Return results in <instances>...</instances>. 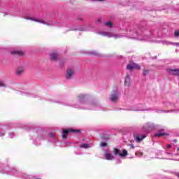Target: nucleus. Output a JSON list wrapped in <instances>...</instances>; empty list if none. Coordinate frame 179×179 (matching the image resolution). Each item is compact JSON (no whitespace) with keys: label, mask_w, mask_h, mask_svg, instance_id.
Segmentation results:
<instances>
[{"label":"nucleus","mask_w":179,"mask_h":179,"mask_svg":"<svg viewBox=\"0 0 179 179\" xmlns=\"http://www.w3.org/2000/svg\"><path fill=\"white\" fill-rule=\"evenodd\" d=\"M106 160H114L115 157L113 154H111L108 150H106V152L103 155Z\"/></svg>","instance_id":"obj_11"},{"label":"nucleus","mask_w":179,"mask_h":179,"mask_svg":"<svg viewBox=\"0 0 179 179\" xmlns=\"http://www.w3.org/2000/svg\"><path fill=\"white\" fill-rule=\"evenodd\" d=\"M120 96H121V92H120L118 88H116L115 90H113L110 94L109 100L112 103H117L118 99H120Z\"/></svg>","instance_id":"obj_4"},{"label":"nucleus","mask_w":179,"mask_h":179,"mask_svg":"<svg viewBox=\"0 0 179 179\" xmlns=\"http://www.w3.org/2000/svg\"><path fill=\"white\" fill-rule=\"evenodd\" d=\"M77 101L78 103H69L62 101H53L57 104H62L66 107H74V108H85V110H100V104L97 102H87V94H80L77 96Z\"/></svg>","instance_id":"obj_2"},{"label":"nucleus","mask_w":179,"mask_h":179,"mask_svg":"<svg viewBox=\"0 0 179 179\" xmlns=\"http://www.w3.org/2000/svg\"><path fill=\"white\" fill-rule=\"evenodd\" d=\"M0 87H5V88H6V87H8V85L3 80H0Z\"/></svg>","instance_id":"obj_21"},{"label":"nucleus","mask_w":179,"mask_h":179,"mask_svg":"<svg viewBox=\"0 0 179 179\" xmlns=\"http://www.w3.org/2000/svg\"><path fill=\"white\" fill-rule=\"evenodd\" d=\"M23 72H24V67L20 66V67L17 68L16 73H17V75L20 76L23 73Z\"/></svg>","instance_id":"obj_18"},{"label":"nucleus","mask_w":179,"mask_h":179,"mask_svg":"<svg viewBox=\"0 0 179 179\" xmlns=\"http://www.w3.org/2000/svg\"><path fill=\"white\" fill-rule=\"evenodd\" d=\"M48 136L49 138H50V139L49 140L50 142H52V143H57V142H58V141L55 139V134L54 133L49 134Z\"/></svg>","instance_id":"obj_14"},{"label":"nucleus","mask_w":179,"mask_h":179,"mask_svg":"<svg viewBox=\"0 0 179 179\" xmlns=\"http://www.w3.org/2000/svg\"><path fill=\"white\" fill-rule=\"evenodd\" d=\"M97 33L98 34H100V36H103V37L113 38H122V37H127L131 40H138V41H150L152 38V33H150V31L135 27L129 28L126 34H113L112 32L104 31H99Z\"/></svg>","instance_id":"obj_1"},{"label":"nucleus","mask_w":179,"mask_h":179,"mask_svg":"<svg viewBox=\"0 0 179 179\" xmlns=\"http://www.w3.org/2000/svg\"><path fill=\"white\" fill-rule=\"evenodd\" d=\"M106 146H107V143H106V142H101V143H100V147L101 148H106Z\"/></svg>","instance_id":"obj_26"},{"label":"nucleus","mask_w":179,"mask_h":179,"mask_svg":"<svg viewBox=\"0 0 179 179\" xmlns=\"http://www.w3.org/2000/svg\"><path fill=\"white\" fill-rule=\"evenodd\" d=\"M177 110H162V113H178Z\"/></svg>","instance_id":"obj_23"},{"label":"nucleus","mask_w":179,"mask_h":179,"mask_svg":"<svg viewBox=\"0 0 179 179\" xmlns=\"http://www.w3.org/2000/svg\"><path fill=\"white\" fill-rule=\"evenodd\" d=\"M178 150H179V148H178Z\"/></svg>","instance_id":"obj_40"},{"label":"nucleus","mask_w":179,"mask_h":179,"mask_svg":"<svg viewBox=\"0 0 179 179\" xmlns=\"http://www.w3.org/2000/svg\"><path fill=\"white\" fill-rule=\"evenodd\" d=\"M133 111H146L145 109H133Z\"/></svg>","instance_id":"obj_30"},{"label":"nucleus","mask_w":179,"mask_h":179,"mask_svg":"<svg viewBox=\"0 0 179 179\" xmlns=\"http://www.w3.org/2000/svg\"><path fill=\"white\" fill-rule=\"evenodd\" d=\"M178 177H179V174H178Z\"/></svg>","instance_id":"obj_41"},{"label":"nucleus","mask_w":179,"mask_h":179,"mask_svg":"<svg viewBox=\"0 0 179 179\" xmlns=\"http://www.w3.org/2000/svg\"><path fill=\"white\" fill-rule=\"evenodd\" d=\"M164 135H166L164 133L158 132L155 134V136L159 137V136H164Z\"/></svg>","instance_id":"obj_24"},{"label":"nucleus","mask_w":179,"mask_h":179,"mask_svg":"<svg viewBox=\"0 0 179 179\" xmlns=\"http://www.w3.org/2000/svg\"><path fill=\"white\" fill-rule=\"evenodd\" d=\"M113 152L115 156H117V155H119L120 157H127V156H128V151H127V150H123L122 153H121V150L118 148H113Z\"/></svg>","instance_id":"obj_6"},{"label":"nucleus","mask_w":179,"mask_h":179,"mask_svg":"<svg viewBox=\"0 0 179 179\" xmlns=\"http://www.w3.org/2000/svg\"><path fill=\"white\" fill-rule=\"evenodd\" d=\"M124 86H127V87H129V86H131V78H129V75L126 76L124 80Z\"/></svg>","instance_id":"obj_16"},{"label":"nucleus","mask_w":179,"mask_h":179,"mask_svg":"<svg viewBox=\"0 0 179 179\" xmlns=\"http://www.w3.org/2000/svg\"><path fill=\"white\" fill-rule=\"evenodd\" d=\"M70 30H79L80 31H89L90 30V26L83 25L78 27H73Z\"/></svg>","instance_id":"obj_8"},{"label":"nucleus","mask_w":179,"mask_h":179,"mask_svg":"<svg viewBox=\"0 0 179 179\" xmlns=\"http://www.w3.org/2000/svg\"><path fill=\"white\" fill-rule=\"evenodd\" d=\"M128 146H130V149H135V145H134V144H128Z\"/></svg>","instance_id":"obj_31"},{"label":"nucleus","mask_w":179,"mask_h":179,"mask_svg":"<svg viewBox=\"0 0 179 179\" xmlns=\"http://www.w3.org/2000/svg\"><path fill=\"white\" fill-rule=\"evenodd\" d=\"M97 22H98V23H102V22H101V18H99V19L97 20Z\"/></svg>","instance_id":"obj_34"},{"label":"nucleus","mask_w":179,"mask_h":179,"mask_svg":"<svg viewBox=\"0 0 179 179\" xmlns=\"http://www.w3.org/2000/svg\"><path fill=\"white\" fill-rule=\"evenodd\" d=\"M127 69H129V71H132V69H141V66H138L136 64L131 63L127 65Z\"/></svg>","instance_id":"obj_12"},{"label":"nucleus","mask_w":179,"mask_h":179,"mask_svg":"<svg viewBox=\"0 0 179 179\" xmlns=\"http://www.w3.org/2000/svg\"><path fill=\"white\" fill-rule=\"evenodd\" d=\"M12 55H23V52L22 50H12L10 52Z\"/></svg>","instance_id":"obj_17"},{"label":"nucleus","mask_w":179,"mask_h":179,"mask_svg":"<svg viewBox=\"0 0 179 179\" xmlns=\"http://www.w3.org/2000/svg\"><path fill=\"white\" fill-rule=\"evenodd\" d=\"M80 148H81L83 149H89V148H92V145H90V144H87V143H83L80 145Z\"/></svg>","instance_id":"obj_20"},{"label":"nucleus","mask_w":179,"mask_h":179,"mask_svg":"<svg viewBox=\"0 0 179 179\" xmlns=\"http://www.w3.org/2000/svg\"><path fill=\"white\" fill-rule=\"evenodd\" d=\"M167 155H170V156H173V154L171 153H167Z\"/></svg>","instance_id":"obj_39"},{"label":"nucleus","mask_w":179,"mask_h":179,"mask_svg":"<svg viewBox=\"0 0 179 179\" xmlns=\"http://www.w3.org/2000/svg\"><path fill=\"white\" fill-rule=\"evenodd\" d=\"M24 96H29V94L28 93H24Z\"/></svg>","instance_id":"obj_38"},{"label":"nucleus","mask_w":179,"mask_h":179,"mask_svg":"<svg viewBox=\"0 0 179 179\" xmlns=\"http://www.w3.org/2000/svg\"><path fill=\"white\" fill-rule=\"evenodd\" d=\"M179 36V31H175V37H178Z\"/></svg>","instance_id":"obj_29"},{"label":"nucleus","mask_w":179,"mask_h":179,"mask_svg":"<svg viewBox=\"0 0 179 179\" xmlns=\"http://www.w3.org/2000/svg\"><path fill=\"white\" fill-rule=\"evenodd\" d=\"M92 1H99V2H103V1H106V0H92Z\"/></svg>","instance_id":"obj_35"},{"label":"nucleus","mask_w":179,"mask_h":179,"mask_svg":"<svg viewBox=\"0 0 179 179\" xmlns=\"http://www.w3.org/2000/svg\"><path fill=\"white\" fill-rule=\"evenodd\" d=\"M146 138V136H135L134 139L136 140V142H138V143L142 142L145 138Z\"/></svg>","instance_id":"obj_15"},{"label":"nucleus","mask_w":179,"mask_h":179,"mask_svg":"<svg viewBox=\"0 0 179 179\" xmlns=\"http://www.w3.org/2000/svg\"><path fill=\"white\" fill-rule=\"evenodd\" d=\"M24 19H26L27 20H31L32 22H36L38 23H42L43 24H45L46 26H51L50 23H46L44 20H38L36 18H33L30 16H27L24 17Z\"/></svg>","instance_id":"obj_7"},{"label":"nucleus","mask_w":179,"mask_h":179,"mask_svg":"<svg viewBox=\"0 0 179 179\" xmlns=\"http://www.w3.org/2000/svg\"><path fill=\"white\" fill-rule=\"evenodd\" d=\"M166 71L169 75H176L177 76H179V69H167Z\"/></svg>","instance_id":"obj_13"},{"label":"nucleus","mask_w":179,"mask_h":179,"mask_svg":"<svg viewBox=\"0 0 179 179\" xmlns=\"http://www.w3.org/2000/svg\"><path fill=\"white\" fill-rule=\"evenodd\" d=\"M138 156L142 157V156H143V152H138Z\"/></svg>","instance_id":"obj_33"},{"label":"nucleus","mask_w":179,"mask_h":179,"mask_svg":"<svg viewBox=\"0 0 179 179\" xmlns=\"http://www.w3.org/2000/svg\"><path fill=\"white\" fill-rule=\"evenodd\" d=\"M71 132H79V130L72 129H64L62 133L63 139H66V135H68V134Z\"/></svg>","instance_id":"obj_10"},{"label":"nucleus","mask_w":179,"mask_h":179,"mask_svg":"<svg viewBox=\"0 0 179 179\" xmlns=\"http://www.w3.org/2000/svg\"><path fill=\"white\" fill-rule=\"evenodd\" d=\"M143 129L144 132H148V131H151V129H155V124L147 122L143 127Z\"/></svg>","instance_id":"obj_9"},{"label":"nucleus","mask_w":179,"mask_h":179,"mask_svg":"<svg viewBox=\"0 0 179 179\" xmlns=\"http://www.w3.org/2000/svg\"><path fill=\"white\" fill-rule=\"evenodd\" d=\"M73 76H75V69L69 67L65 74L66 79L67 80H71V79H73Z\"/></svg>","instance_id":"obj_5"},{"label":"nucleus","mask_w":179,"mask_h":179,"mask_svg":"<svg viewBox=\"0 0 179 179\" xmlns=\"http://www.w3.org/2000/svg\"><path fill=\"white\" fill-rule=\"evenodd\" d=\"M50 59L52 61H57V59H58V54H57V53H52L50 55Z\"/></svg>","instance_id":"obj_19"},{"label":"nucleus","mask_w":179,"mask_h":179,"mask_svg":"<svg viewBox=\"0 0 179 179\" xmlns=\"http://www.w3.org/2000/svg\"><path fill=\"white\" fill-rule=\"evenodd\" d=\"M92 54H93L94 55H98L97 52H92Z\"/></svg>","instance_id":"obj_36"},{"label":"nucleus","mask_w":179,"mask_h":179,"mask_svg":"<svg viewBox=\"0 0 179 179\" xmlns=\"http://www.w3.org/2000/svg\"><path fill=\"white\" fill-rule=\"evenodd\" d=\"M14 136H15V133L10 132L8 134V138H10V139H13Z\"/></svg>","instance_id":"obj_25"},{"label":"nucleus","mask_w":179,"mask_h":179,"mask_svg":"<svg viewBox=\"0 0 179 179\" xmlns=\"http://www.w3.org/2000/svg\"><path fill=\"white\" fill-rule=\"evenodd\" d=\"M148 73H149V71H148V70H145L143 72L144 76H146V75H148Z\"/></svg>","instance_id":"obj_32"},{"label":"nucleus","mask_w":179,"mask_h":179,"mask_svg":"<svg viewBox=\"0 0 179 179\" xmlns=\"http://www.w3.org/2000/svg\"><path fill=\"white\" fill-rule=\"evenodd\" d=\"M166 148H171V144H169V145H166Z\"/></svg>","instance_id":"obj_37"},{"label":"nucleus","mask_w":179,"mask_h":179,"mask_svg":"<svg viewBox=\"0 0 179 179\" xmlns=\"http://www.w3.org/2000/svg\"><path fill=\"white\" fill-rule=\"evenodd\" d=\"M47 135V130L45 129H34V132L32 135V139L34 145L39 146L41 145L40 141L45 139Z\"/></svg>","instance_id":"obj_3"},{"label":"nucleus","mask_w":179,"mask_h":179,"mask_svg":"<svg viewBox=\"0 0 179 179\" xmlns=\"http://www.w3.org/2000/svg\"><path fill=\"white\" fill-rule=\"evenodd\" d=\"M6 133L3 131H0V138H3L5 136Z\"/></svg>","instance_id":"obj_27"},{"label":"nucleus","mask_w":179,"mask_h":179,"mask_svg":"<svg viewBox=\"0 0 179 179\" xmlns=\"http://www.w3.org/2000/svg\"><path fill=\"white\" fill-rule=\"evenodd\" d=\"M103 26H106L107 27H113V22L111 21H108L106 22H103Z\"/></svg>","instance_id":"obj_22"},{"label":"nucleus","mask_w":179,"mask_h":179,"mask_svg":"<svg viewBox=\"0 0 179 179\" xmlns=\"http://www.w3.org/2000/svg\"><path fill=\"white\" fill-rule=\"evenodd\" d=\"M163 44H165L166 45H170V44H172L171 42H169L167 41H164Z\"/></svg>","instance_id":"obj_28"}]
</instances>
